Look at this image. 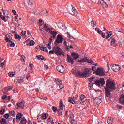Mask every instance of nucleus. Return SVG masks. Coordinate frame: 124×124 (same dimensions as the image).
Segmentation results:
<instances>
[{
    "label": "nucleus",
    "instance_id": "obj_32",
    "mask_svg": "<svg viewBox=\"0 0 124 124\" xmlns=\"http://www.w3.org/2000/svg\"><path fill=\"white\" fill-rule=\"evenodd\" d=\"M15 38H16V39H19V40H21L22 37L18 35V34H15Z\"/></svg>",
    "mask_w": 124,
    "mask_h": 124
},
{
    "label": "nucleus",
    "instance_id": "obj_41",
    "mask_svg": "<svg viewBox=\"0 0 124 124\" xmlns=\"http://www.w3.org/2000/svg\"><path fill=\"white\" fill-rule=\"evenodd\" d=\"M5 40L6 42H10V40L9 39V38H8V37H7V35H5Z\"/></svg>",
    "mask_w": 124,
    "mask_h": 124
},
{
    "label": "nucleus",
    "instance_id": "obj_54",
    "mask_svg": "<svg viewBox=\"0 0 124 124\" xmlns=\"http://www.w3.org/2000/svg\"><path fill=\"white\" fill-rule=\"evenodd\" d=\"M4 117L5 118V119H8V118H9V114L8 113H6L4 115Z\"/></svg>",
    "mask_w": 124,
    "mask_h": 124
},
{
    "label": "nucleus",
    "instance_id": "obj_43",
    "mask_svg": "<svg viewBox=\"0 0 124 124\" xmlns=\"http://www.w3.org/2000/svg\"><path fill=\"white\" fill-rule=\"evenodd\" d=\"M5 65V61H4L3 62L1 63L0 64V66L1 68H3Z\"/></svg>",
    "mask_w": 124,
    "mask_h": 124
},
{
    "label": "nucleus",
    "instance_id": "obj_29",
    "mask_svg": "<svg viewBox=\"0 0 124 124\" xmlns=\"http://www.w3.org/2000/svg\"><path fill=\"white\" fill-rule=\"evenodd\" d=\"M41 116L42 117V119L43 120H47V118H48V116L46 115V113H43L41 114Z\"/></svg>",
    "mask_w": 124,
    "mask_h": 124
},
{
    "label": "nucleus",
    "instance_id": "obj_14",
    "mask_svg": "<svg viewBox=\"0 0 124 124\" xmlns=\"http://www.w3.org/2000/svg\"><path fill=\"white\" fill-rule=\"evenodd\" d=\"M98 3L99 4H101L103 8H107V7H108V5L105 3L104 0H101V1H99Z\"/></svg>",
    "mask_w": 124,
    "mask_h": 124
},
{
    "label": "nucleus",
    "instance_id": "obj_49",
    "mask_svg": "<svg viewBox=\"0 0 124 124\" xmlns=\"http://www.w3.org/2000/svg\"><path fill=\"white\" fill-rule=\"evenodd\" d=\"M118 32H121V33H123V34H124V29H119L118 30Z\"/></svg>",
    "mask_w": 124,
    "mask_h": 124
},
{
    "label": "nucleus",
    "instance_id": "obj_22",
    "mask_svg": "<svg viewBox=\"0 0 124 124\" xmlns=\"http://www.w3.org/2000/svg\"><path fill=\"white\" fill-rule=\"evenodd\" d=\"M119 101L121 104H124V95H121L120 96Z\"/></svg>",
    "mask_w": 124,
    "mask_h": 124
},
{
    "label": "nucleus",
    "instance_id": "obj_5",
    "mask_svg": "<svg viewBox=\"0 0 124 124\" xmlns=\"http://www.w3.org/2000/svg\"><path fill=\"white\" fill-rule=\"evenodd\" d=\"M95 73L97 75H100V76H103L105 73H104V70L100 67H98L97 70L95 71Z\"/></svg>",
    "mask_w": 124,
    "mask_h": 124
},
{
    "label": "nucleus",
    "instance_id": "obj_3",
    "mask_svg": "<svg viewBox=\"0 0 124 124\" xmlns=\"http://www.w3.org/2000/svg\"><path fill=\"white\" fill-rule=\"evenodd\" d=\"M84 62H87V63H90L91 64H93V65H94V62L92 60H89L88 57H84L78 60V62H80V63Z\"/></svg>",
    "mask_w": 124,
    "mask_h": 124
},
{
    "label": "nucleus",
    "instance_id": "obj_55",
    "mask_svg": "<svg viewBox=\"0 0 124 124\" xmlns=\"http://www.w3.org/2000/svg\"><path fill=\"white\" fill-rule=\"evenodd\" d=\"M47 31H49V32L50 31H52V30H53V28L52 27H47V28H46Z\"/></svg>",
    "mask_w": 124,
    "mask_h": 124
},
{
    "label": "nucleus",
    "instance_id": "obj_50",
    "mask_svg": "<svg viewBox=\"0 0 124 124\" xmlns=\"http://www.w3.org/2000/svg\"><path fill=\"white\" fill-rule=\"evenodd\" d=\"M55 81H56V83H59V85L61 84L62 83V80H61L59 79H55Z\"/></svg>",
    "mask_w": 124,
    "mask_h": 124
},
{
    "label": "nucleus",
    "instance_id": "obj_31",
    "mask_svg": "<svg viewBox=\"0 0 124 124\" xmlns=\"http://www.w3.org/2000/svg\"><path fill=\"white\" fill-rule=\"evenodd\" d=\"M16 74V73H15V72H10L8 73V75L9 77H13V76H14V75H15Z\"/></svg>",
    "mask_w": 124,
    "mask_h": 124
},
{
    "label": "nucleus",
    "instance_id": "obj_23",
    "mask_svg": "<svg viewBox=\"0 0 124 124\" xmlns=\"http://www.w3.org/2000/svg\"><path fill=\"white\" fill-rule=\"evenodd\" d=\"M13 87L12 86H8V87H6L3 90V92H8L9 91H11V90H12V88Z\"/></svg>",
    "mask_w": 124,
    "mask_h": 124
},
{
    "label": "nucleus",
    "instance_id": "obj_18",
    "mask_svg": "<svg viewBox=\"0 0 124 124\" xmlns=\"http://www.w3.org/2000/svg\"><path fill=\"white\" fill-rule=\"evenodd\" d=\"M18 123H19V124H27V119H26V118H25V117H23V118L18 120Z\"/></svg>",
    "mask_w": 124,
    "mask_h": 124
},
{
    "label": "nucleus",
    "instance_id": "obj_51",
    "mask_svg": "<svg viewBox=\"0 0 124 124\" xmlns=\"http://www.w3.org/2000/svg\"><path fill=\"white\" fill-rule=\"evenodd\" d=\"M99 34H100V35H101V36H102V37H103V38H105V33L102 32V31H101V33Z\"/></svg>",
    "mask_w": 124,
    "mask_h": 124
},
{
    "label": "nucleus",
    "instance_id": "obj_63",
    "mask_svg": "<svg viewBox=\"0 0 124 124\" xmlns=\"http://www.w3.org/2000/svg\"><path fill=\"white\" fill-rule=\"evenodd\" d=\"M13 93H18V90L17 89H15L13 90Z\"/></svg>",
    "mask_w": 124,
    "mask_h": 124
},
{
    "label": "nucleus",
    "instance_id": "obj_8",
    "mask_svg": "<svg viewBox=\"0 0 124 124\" xmlns=\"http://www.w3.org/2000/svg\"><path fill=\"white\" fill-rule=\"evenodd\" d=\"M63 42V37L61 35L57 36V39L56 40V43H62Z\"/></svg>",
    "mask_w": 124,
    "mask_h": 124
},
{
    "label": "nucleus",
    "instance_id": "obj_17",
    "mask_svg": "<svg viewBox=\"0 0 124 124\" xmlns=\"http://www.w3.org/2000/svg\"><path fill=\"white\" fill-rule=\"evenodd\" d=\"M67 57L68 62H70L71 64H73V62H74V60L73 58H71V57L68 54L67 55Z\"/></svg>",
    "mask_w": 124,
    "mask_h": 124
},
{
    "label": "nucleus",
    "instance_id": "obj_9",
    "mask_svg": "<svg viewBox=\"0 0 124 124\" xmlns=\"http://www.w3.org/2000/svg\"><path fill=\"white\" fill-rule=\"evenodd\" d=\"M70 123L71 124H77L76 121L74 120V114L72 112H71L70 114Z\"/></svg>",
    "mask_w": 124,
    "mask_h": 124
},
{
    "label": "nucleus",
    "instance_id": "obj_27",
    "mask_svg": "<svg viewBox=\"0 0 124 124\" xmlns=\"http://www.w3.org/2000/svg\"><path fill=\"white\" fill-rule=\"evenodd\" d=\"M85 98H86V96H85V95H81L80 96L81 99L78 101V103H82V102L83 101L84 99H85Z\"/></svg>",
    "mask_w": 124,
    "mask_h": 124
},
{
    "label": "nucleus",
    "instance_id": "obj_59",
    "mask_svg": "<svg viewBox=\"0 0 124 124\" xmlns=\"http://www.w3.org/2000/svg\"><path fill=\"white\" fill-rule=\"evenodd\" d=\"M30 76H31V75L30 74V73H28L27 74V75H26L27 80H29V77H30Z\"/></svg>",
    "mask_w": 124,
    "mask_h": 124
},
{
    "label": "nucleus",
    "instance_id": "obj_6",
    "mask_svg": "<svg viewBox=\"0 0 124 124\" xmlns=\"http://www.w3.org/2000/svg\"><path fill=\"white\" fill-rule=\"evenodd\" d=\"M55 54L58 55V56H63L64 53L62 50L60 49L59 47H57L55 50Z\"/></svg>",
    "mask_w": 124,
    "mask_h": 124
},
{
    "label": "nucleus",
    "instance_id": "obj_25",
    "mask_svg": "<svg viewBox=\"0 0 124 124\" xmlns=\"http://www.w3.org/2000/svg\"><path fill=\"white\" fill-rule=\"evenodd\" d=\"M107 122L108 124H113V119H112V117H108L107 119Z\"/></svg>",
    "mask_w": 124,
    "mask_h": 124
},
{
    "label": "nucleus",
    "instance_id": "obj_37",
    "mask_svg": "<svg viewBox=\"0 0 124 124\" xmlns=\"http://www.w3.org/2000/svg\"><path fill=\"white\" fill-rule=\"evenodd\" d=\"M0 17L3 21H4L5 22H7V20L6 19V18L5 17V16H4L2 15L1 16H0Z\"/></svg>",
    "mask_w": 124,
    "mask_h": 124
},
{
    "label": "nucleus",
    "instance_id": "obj_16",
    "mask_svg": "<svg viewBox=\"0 0 124 124\" xmlns=\"http://www.w3.org/2000/svg\"><path fill=\"white\" fill-rule=\"evenodd\" d=\"M59 108L61 110L59 113V115L62 116V110H63V105L62 104V102H60L59 104Z\"/></svg>",
    "mask_w": 124,
    "mask_h": 124
},
{
    "label": "nucleus",
    "instance_id": "obj_13",
    "mask_svg": "<svg viewBox=\"0 0 124 124\" xmlns=\"http://www.w3.org/2000/svg\"><path fill=\"white\" fill-rule=\"evenodd\" d=\"M56 69L59 72H61V73L64 72V67L63 66H58L56 67Z\"/></svg>",
    "mask_w": 124,
    "mask_h": 124
},
{
    "label": "nucleus",
    "instance_id": "obj_56",
    "mask_svg": "<svg viewBox=\"0 0 124 124\" xmlns=\"http://www.w3.org/2000/svg\"><path fill=\"white\" fill-rule=\"evenodd\" d=\"M5 112V110L4 109L2 108L0 111L1 115H3V114H4Z\"/></svg>",
    "mask_w": 124,
    "mask_h": 124
},
{
    "label": "nucleus",
    "instance_id": "obj_33",
    "mask_svg": "<svg viewBox=\"0 0 124 124\" xmlns=\"http://www.w3.org/2000/svg\"><path fill=\"white\" fill-rule=\"evenodd\" d=\"M91 26L92 27H95L96 26V22L93 19H92L91 21Z\"/></svg>",
    "mask_w": 124,
    "mask_h": 124
},
{
    "label": "nucleus",
    "instance_id": "obj_47",
    "mask_svg": "<svg viewBox=\"0 0 124 124\" xmlns=\"http://www.w3.org/2000/svg\"><path fill=\"white\" fill-rule=\"evenodd\" d=\"M77 71H79L78 70H75L74 69H73L72 70V72H73V73H75V74H78V73L77 72Z\"/></svg>",
    "mask_w": 124,
    "mask_h": 124
},
{
    "label": "nucleus",
    "instance_id": "obj_38",
    "mask_svg": "<svg viewBox=\"0 0 124 124\" xmlns=\"http://www.w3.org/2000/svg\"><path fill=\"white\" fill-rule=\"evenodd\" d=\"M21 57V61H22V62H26V57L25 56V55H22Z\"/></svg>",
    "mask_w": 124,
    "mask_h": 124
},
{
    "label": "nucleus",
    "instance_id": "obj_60",
    "mask_svg": "<svg viewBox=\"0 0 124 124\" xmlns=\"http://www.w3.org/2000/svg\"><path fill=\"white\" fill-rule=\"evenodd\" d=\"M92 69L93 71H95V70H96V68L95 67V66H93L92 67Z\"/></svg>",
    "mask_w": 124,
    "mask_h": 124
},
{
    "label": "nucleus",
    "instance_id": "obj_39",
    "mask_svg": "<svg viewBox=\"0 0 124 124\" xmlns=\"http://www.w3.org/2000/svg\"><path fill=\"white\" fill-rule=\"evenodd\" d=\"M112 31H109L108 33V34L106 36V38L108 39L109 37H110L111 35H112Z\"/></svg>",
    "mask_w": 124,
    "mask_h": 124
},
{
    "label": "nucleus",
    "instance_id": "obj_30",
    "mask_svg": "<svg viewBox=\"0 0 124 124\" xmlns=\"http://www.w3.org/2000/svg\"><path fill=\"white\" fill-rule=\"evenodd\" d=\"M115 43H116V39L115 38L112 39L111 40V46H116Z\"/></svg>",
    "mask_w": 124,
    "mask_h": 124
},
{
    "label": "nucleus",
    "instance_id": "obj_19",
    "mask_svg": "<svg viewBox=\"0 0 124 124\" xmlns=\"http://www.w3.org/2000/svg\"><path fill=\"white\" fill-rule=\"evenodd\" d=\"M23 117H24V115L23 114H22V113H18L16 115V120H17V122L18 121H19L20 120H21Z\"/></svg>",
    "mask_w": 124,
    "mask_h": 124
},
{
    "label": "nucleus",
    "instance_id": "obj_15",
    "mask_svg": "<svg viewBox=\"0 0 124 124\" xmlns=\"http://www.w3.org/2000/svg\"><path fill=\"white\" fill-rule=\"evenodd\" d=\"M25 105H24V103L21 102L17 103V105L16 106V108L17 109H23Z\"/></svg>",
    "mask_w": 124,
    "mask_h": 124
},
{
    "label": "nucleus",
    "instance_id": "obj_53",
    "mask_svg": "<svg viewBox=\"0 0 124 124\" xmlns=\"http://www.w3.org/2000/svg\"><path fill=\"white\" fill-rule=\"evenodd\" d=\"M52 110L53 112H57V107H52Z\"/></svg>",
    "mask_w": 124,
    "mask_h": 124
},
{
    "label": "nucleus",
    "instance_id": "obj_48",
    "mask_svg": "<svg viewBox=\"0 0 124 124\" xmlns=\"http://www.w3.org/2000/svg\"><path fill=\"white\" fill-rule=\"evenodd\" d=\"M37 58L38 60H43L44 57L42 55H38L37 56Z\"/></svg>",
    "mask_w": 124,
    "mask_h": 124
},
{
    "label": "nucleus",
    "instance_id": "obj_61",
    "mask_svg": "<svg viewBox=\"0 0 124 124\" xmlns=\"http://www.w3.org/2000/svg\"><path fill=\"white\" fill-rule=\"evenodd\" d=\"M6 97H7V96H6V95H4L3 96H2V99H3V100H4V99H5Z\"/></svg>",
    "mask_w": 124,
    "mask_h": 124
},
{
    "label": "nucleus",
    "instance_id": "obj_35",
    "mask_svg": "<svg viewBox=\"0 0 124 124\" xmlns=\"http://www.w3.org/2000/svg\"><path fill=\"white\" fill-rule=\"evenodd\" d=\"M68 102L72 103V104H75V101H74V100H73L71 97H69Z\"/></svg>",
    "mask_w": 124,
    "mask_h": 124
},
{
    "label": "nucleus",
    "instance_id": "obj_34",
    "mask_svg": "<svg viewBox=\"0 0 124 124\" xmlns=\"http://www.w3.org/2000/svg\"><path fill=\"white\" fill-rule=\"evenodd\" d=\"M27 4H28V5H29V6H32L33 3L31 0H28Z\"/></svg>",
    "mask_w": 124,
    "mask_h": 124
},
{
    "label": "nucleus",
    "instance_id": "obj_21",
    "mask_svg": "<svg viewBox=\"0 0 124 124\" xmlns=\"http://www.w3.org/2000/svg\"><path fill=\"white\" fill-rule=\"evenodd\" d=\"M39 49H40L41 51H43L44 52H47L48 53V49L46 47H45L43 46H42L39 47Z\"/></svg>",
    "mask_w": 124,
    "mask_h": 124
},
{
    "label": "nucleus",
    "instance_id": "obj_24",
    "mask_svg": "<svg viewBox=\"0 0 124 124\" xmlns=\"http://www.w3.org/2000/svg\"><path fill=\"white\" fill-rule=\"evenodd\" d=\"M72 56L74 58V60H76L79 58V54L75 53H72Z\"/></svg>",
    "mask_w": 124,
    "mask_h": 124
},
{
    "label": "nucleus",
    "instance_id": "obj_46",
    "mask_svg": "<svg viewBox=\"0 0 124 124\" xmlns=\"http://www.w3.org/2000/svg\"><path fill=\"white\" fill-rule=\"evenodd\" d=\"M10 115H11L12 117H15V112H14V111H11L10 112Z\"/></svg>",
    "mask_w": 124,
    "mask_h": 124
},
{
    "label": "nucleus",
    "instance_id": "obj_4",
    "mask_svg": "<svg viewBox=\"0 0 124 124\" xmlns=\"http://www.w3.org/2000/svg\"><path fill=\"white\" fill-rule=\"evenodd\" d=\"M105 84V81L103 78H100V80L95 81L94 83H92V86L96 85V86H103Z\"/></svg>",
    "mask_w": 124,
    "mask_h": 124
},
{
    "label": "nucleus",
    "instance_id": "obj_28",
    "mask_svg": "<svg viewBox=\"0 0 124 124\" xmlns=\"http://www.w3.org/2000/svg\"><path fill=\"white\" fill-rule=\"evenodd\" d=\"M50 34L52 35V37L55 38L56 37V36L57 35V32L54 31H49Z\"/></svg>",
    "mask_w": 124,
    "mask_h": 124
},
{
    "label": "nucleus",
    "instance_id": "obj_2",
    "mask_svg": "<svg viewBox=\"0 0 124 124\" xmlns=\"http://www.w3.org/2000/svg\"><path fill=\"white\" fill-rule=\"evenodd\" d=\"M91 71V69L87 68L86 71H85L83 73H81L80 71H77L78 74L80 76V77H88V76H90V73Z\"/></svg>",
    "mask_w": 124,
    "mask_h": 124
},
{
    "label": "nucleus",
    "instance_id": "obj_10",
    "mask_svg": "<svg viewBox=\"0 0 124 124\" xmlns=\"http://www.w3.org/2000/svg\"><path fill=\"white\" fill-rule=\"evenodd\" d=\"M111 69L115 72H118L121 69V67L119 65H113L111 67Z\"/></svg>",
    "mask_w": 124,
    "mask_h": 124
},
{
    "label": "nucleus",
    "instance_id": "obj_7",
    "mask_svg": "<svg viewBox=\"0 0 124 124\" xmlns=\"http://www.w3.org/2000/svg\"><path fill=\"white\" fill-rule=\"evenodd\" d=\"M106 90V99H108V98H111L112 97V95H111V92L112 90H110L109 89H105Z\"/></svg>",
    "mask_w": 124,
    "mask_h": 124
},
{
    "label": "nucleus",
    "instance_id": "obj_52",
    "mask_svg": "<svg viewBox=\"0 0 124 124\" xmlns=\"http://www.w3.org/2000/svg\"><path fill=\"white\" fill-rule=\"evenodd\" d=\"M79 108H80V110H82V111H83V112H85L86 111V110H87V108H83V107H80Z\"/></svg>",
    "mask_w": 124,
    "mask_h": 124
},
{
    "label": "nucleus",
    "instance_id": "obj_12",
    "mask_svg": "<svg viewBox=\"0 0 124 124\" xmlns=\"http://www.w3.org/2000/svg\"><path fill=\"white\" fill-rule=\"evenodd\" d=\"M101 101H102V98L101 97H98L94 99V102L96 104H100Z\"/></svg>",
    "mask_w": 124,
    "mask_h": 124
},
{
    "label": "nucleus",
    "instance_id": "obj_1",
    "mask_svg": "<svg viewBox=\"0 0 124 124\" xmlns=\"http://www.w3.org/2000/svg\"><path fill=\"white\" fill-rule=\"evenodd\" d=\"M105 90H109L110 91H114L116 89V83L112 78H109L107 80L106 83Z\"/></svg>",
    "mask_w": 124,
    "mask_h": 124
},
{
    "label": "nucleus",
    "instance_id": "obj_40",
    "mask_svg": "<svg viewBox=\"0 0 124 124\" xmlns=\"http://www.w3.org/2000/svg\"><path fill=\"white\" fill-rule=\"evenodd\" d=\"M35 42H34V41L33 40H31L30 41V42L29 43V46H33V45H34Z\"/></svg>",
    "mask_w": 124,
    "mask_h": 124
},
{
    "label": "nucleus",
    "instance_id": "obj_64",
    "mask_svg": "<svg viewBox=\"0 0 124 124\" xmlns=\"http://www.w3.org/2000/svg\"><path fill=\"white\" fill-rule=\"evenodd\" d=\"M59 88L60 89H62V88H63V85L62 84H59Z\"/></svg>",
    "mask_w": 124,
    "mask_h": 124
},
{
    "label": "nucleus",
    "instance_id": "obj_42",
    "mask_svg": "<svg viewBox=\"0 0 124 124\" xmlns=\"http://www.w3.org/2000/svg\"><path fill=\"white\" fill-rule=\"evenodd\" d=\"M0 123L2 124H6V120L4 118H3L0 120Z\"/></svg>",
    "mask_w": 124,
    "mask_h": 124
},
{
    "label": "nucleus",
    "instance_id": "obj_45",
    "mask_svg": "<svg viewBox=\"0 0 124 124\" xmlns=\"http://www.w3.org/2000/svg\"><path fill=\"white\" fill-rule=\"evenodd\" d=\"M95 30L97 31V32L99 34L101 33V31L100 30V29H99V28H96L95 29Z\"/></svg>",
    "mask_w": 124,
    "mask_h": 124
},
{
    "label": "nucleus",
    "instance_id": "obj_62",
    "mask_svg": "<svg viewBox=\"0 0 124 124\" xmlns=\"http://www.w3.org/2000/svg\"><path fill=\"white\" fill-rule=\"evenodd\" d=\"M116 107L118 109H121V108H122V106H121V105H117Z\"/></svg>",
    "mask_w": 124,
    "mask_h": 124
},
{
    "label": "nucleus",
    "instance_id": "obj_26",
    "mask_svg": "<svg viewBox=\"0 0 124 124\" xmlns=\"http://www.w3.org/2000/svg\"><path fill=\"white\" fill-rule=\"evenodd\" d=\"M90 103V99H86L82 101V103L80 104H89Z\"/></svg>",
    "mask_w": 124,
    "mask_h": 124
},
{
    "label": "nucleus",
    "instance_id": "obj_58",
    "mask_svg": "<svg viewBox=\"0 0 124 124\" xmlns=\"http://www.w3.org/2000/svg\"><path fill=\"white\" fill-rule=\"evenodd\" d=\"M48 121H49V122H53V121H54V120H53V118L49 117L48 118Z\"/></svg>",
    "mask_w": 124,
    "mask_h": 124
},
{
    "label": "nucleus",
    "instance_id": "obj_57",
    "mask_svg": "<svg viewBox=\"0 0 124 124\" xmlns=\"http://www.w3.org/2000/svg\"><path fill=\"white\" fill-rule=\"evenodd\" d=\"M40 98H41V99H42L43 100H48V98L47 97H42Z\"/></svg>",
    "mask_w": 124,
    "mask_h": 124
},
{
    "label": "nucleus",
    "instance_id": "obj_20",
    "mask_svg": "<svg viewBox=\"0 0 124 124\" xmlns=\"http://www.w3.org/2000/svg\"><path fill=\"white\" fill-rule=\"evenodd\" d=\"M72 12L74 13V15H75V16H77V15H78V11H77V10H76V9H75L74 8V7L72 6Z\"/></svg>",
    "mask_w": 124,
    "mask_h": 124
},
{
    "label": "nucleus",
    "instance_id": "obj_36",
    "mask_svg": "<svg viewBox=\"0 0 124 124\" xmlns=\"http://www.w3.org/2000/svg\"><path fill=\"white\" fill-rule=\"evenodd\" d=\"M29 68L30 69L29 71H31L33 69V65L30 63L29 65Z\"/></svg>",
    "mask_w": 124,
    "mask_h": 124
},
{
    "label": "nucleus",
    "instance_id": "obj_44",
    "mask_svg": "<svg viewBox=\"0 0 124 124\" xmlns=\"http://www.w3.org/2000/svg\"><path fill=\"white\" fill-rule=\"evenodd\" d=\"M95 78L94 77H92L90 78L89 79V82H92L93 81V80H94Z\"/></svg>",
    "mask_w": 124,
    "mask_h": 124
},
{
    "label": "nucleus",
    "instance_id": "obj_11",
    "mask_svg": "<svg viewBox=\"0 0 124 124\" xmlns=\"http://www.w3.org/2000/svg\"><path fill=\"white\" fill-rule=\"evenodd\" d=\"M14 82L16 84H18V83H22V82H24V78H16L15 79Z\"/></svg>",
    "mask_w": 124,
    "mask_h": 124
}]
</instances>
